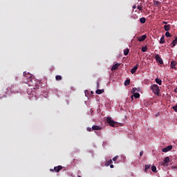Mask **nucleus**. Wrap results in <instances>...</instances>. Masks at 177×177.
<instances>
[{
  "label": "nucleus",
  "instance_id": "obj_2",
  "mask_svg": "<svg viewBox=\"0 0 177 177\" xmlns=\"http://www.w3.org/2000/svg\"><path fill=\"white\" fill-rule=\"evenodd\" d=\"M106 122H108V124L111 126V127H115V125H117V122H115L114 120H113V119L111 118V117H108L106 118Z\"/></svg>",
  "mask_w": 177,
  "mask_h": 177
},
{
  "label": "nucleus",
  "instance_id": "obj_15",
  "mask_svg": "<svg viewBox=\"0 0 177 177\" xmlns=\"http://www.w3.org/2000/svg\"><path fill=\"white\" fill-rule=\"evenodd\" d=\"M164 30L166 31H169V30H171V25L168 24V25H165L164 26Z\"/></svg>",
  "mask_w": 177,
  "mask_h": 177
},
{
  "label": "nucleus",
  "instance_id": "obj_20",
  "mask_svg": "<svg viewBox=\"0 0 177 177\" xmlns=\"http://www.w3.org/2000/svg\"><path fill=\"white\" fill-rule=\"evenodd\" d=\"M140 22L142 24H145L146 23V18L145 17H142L140 19Z\"/></svg>",
  "mask_w": 177,
  "mask_h": 177
},
{
  "label": "nucleus",
  "instance_id": "obj_22",
  "mask_svg": "<svg viewBox=\"0 0 177 177\" xmlns=\"http://www.w3.org/2000/svg\"><path fill=\"white\" fill-rule=\"evenodd\" d=\"M128 53H129V48H126L125 50H124V56H128Z\"/></svg>",
  "mask_w": 177,
  "mask_h": 177
},
{
  "label": "nucleus",
  "instance_id": "obj_26",
  "mask_svg": "<svg viewBox=\"0 0 177 177\" xmlns=\"http://www.w3.org/2000/svg\"><path fill=\"white\" fill-rule=\"evenodd\" d=\"M151 167V165H145V172L147 171V169H150Z\"/></svg>",
  "mask_w": 177,
  "mask_h": 177
},
{
  "label": "nucleus",
  "instance_id": "obj_19",
  "mask_svg": "<svg viewBox=\"0 0 177 177\" xmlns=\"http://www.w3.org/2000/svg\"><path fill=\"white\" fill-rule=\"evenodd\" d=\"M156 82L158 85H162V81L161 80V79L156 78Z\"/></svg>",
  "mask_w": 177,
  "mask_h": 177
},
{
  "label": "nucleus",
  "instance_id": "obj_34",
  "mask_svg": "<svg viewBox=\"0 0 177 177\" xmlns=\"http://www.w3.org/2000/svg\"><path fill=\"white\" fill-rule=\"evenodd\" d=\"M143 151H141L140 152V157H142V156H143Z\"/></svg>",
  "mask_w": 177,
  "mask_h": 177
},
{
  "label": "nucleus",
  "instance_id": "obj_4",
  "mask_svg": "<svg viewBox=\"0 0 177 177\" xmlns=\"http://www.w3.org/2000/svg\"><path fill=\"white\" fill-rule=\"evenodd\" d=\"M24 77H25L26 80H31V77H32V75L30 73L24 72Z\"/></svg>",
  "mask_w": 177,
  "mask_h": 177
},
{
  "label": "nucleus",
  "instance_id": "obj_23",
  "mask_svg": "<svg viewBox=\"0 0 177 177\" xmlns=\"http://www.w3.org/2000/svg\"><path fill=\"white\" fill-rule=\"evenodd\" d=\"M129 84H131V80H127L124 82V86H128V85H129Z\"/></svg>",
  "mask_w": 177,
  "mask_h": 177
},
{
  "label": "nucleus",
  "instance_id": "obj_27",
  "mask_svg": "<svg viewBox=\"0 0 177 177\" xmlns=\"http://www.w3.org/2000/svg\"><path fill=\"white\" fill-rule=\"evenodd\" d=\"M142 52H147V47L143 46L141 48Z\"/></svg>",
  "mask_w": 177,
  "mask_h": 177
},
{
  "label": "nucleus",
  "instance_id": "obj_7",
  "mask_svg": "<svg viewBox=\"0 0 177 177\" xmlns=\"http://www.w3.org/2000/svg\"><path fill=\"white\" fill-rule=\"evenodd\" d=\"M131 100H133V97H136V99H139L140 97V94L138 93H134L133 95L131 96Z\"/></svg>",
  "mask_w": 177,
  "mask_h": 177
},
{
  "label": "nucleus",
  "instance_id": "obj_39",
  "mask_svg": "<svg viewBox=\"0 0 177 177\" xmlns=\"http://www.w3.org/2000/svg\"><path fill=\"white\" fill-rule=\"evenodd\" d=\"M97 88H99V82H97Z\"/></svg>",
  "mask_w": 177,
  "mask_h": 177
},
{
  "label": "nucleus",
  "instance_id": "obj_6",
  "mask_svg": "<svg viewBox=\"0 0 177 177\" xmlns=\"http://www.w3.org/2000/svg\"><path fill=\"white\" fill-rule=\"evenodd\" d=\"M146 38H147V36L146 35H143L141 37L138 38V41L139 42H143V41H145V39H146Z\"/></svg>",
  "mask_w": 177,
  "mask_h": 177
},
{
  "label": "nucleus",
  "instance_id": "obj_36",
  "mask_svg": "<svg viewBox=\"0 0 177 177\" xmlns=\"http://www.w3.org/2000/svg\"><path fill=\"white\" fill-rule=\"evenodd\" d=\"M162 24H168V22H167V21H162Z\"/></svg>",
  "mask_w": 177,
  "mask_h": 177
},
{
  "label": "nucleus",
  "instance_id": "obj_10",
  "mask_svg": "<svg viewBox=\"0 0 177 177\" xmlns=\"http://www.w3.org/2000/svg\"><path fill=\"white\" fill-rule=\"evenodd\" d=\"M138 67H139V64H136L131 71V74H135L136 73V70H138Z\"/></svg>",
  "mask_w": 177,
  "mask_h": 177
},
{
  "label": "nucleus",
  "instance_id": "obj_28",
  "mask_svg": "<svg viewBox=\"0 0 177 177\" xmlns=\"http://www.w3.org/2000/svg\"><path fill=\"white\" fill-rule=\"evenodd\" d=\"M165 36L167 37H171V33H169V32L167 31L165 32Z\"/></svg>",
  "mask_w": 177,
  "mask_h": 177
},
{
  "label": "nucleus",
  "instance_id": "obj_13",
  "mask_svg": "<svg viewBox=\"0 0 177 177\" xmlns=\"http://www.w3.org/2000/svg\"><path fill=\"white\" fill-rule=\"evenodd\" d=\"M177 44V37L175 38V39L171 42V48H174V46H176Z\"/></svg>",
  "mask_w": 177,
  "mask_h": 177
},
{
  "label": "nucleus",
  "instance_id": "obj_30",
  "mask_svg": "<svg viewBox=\"0 0 177 177\" xmlns=\"http://www.w3.org/2000/svg\"><path fill=\"white\" fill-rule=\"evenodd\" d=\"M117 160H118V156H116L113 158V161H117Z\"/></svg>",
  "mask_w": 177,
  "mask_h": 177
},
{
  "label": "nucleus",
  "instance_id": "obj_12",
  "mask_svg": "<svg viewBox=\"0 0 177 177\" xmlns=\"http://www.w3.org/2000/svg\"><path fill=\"white\" fill-rule=\"evenodd\" d=\"M176 64H177L176 61H172V62H171V65H170L171 68H173V69L176 68Z\"/></svg>",
  "mask_w": 177,
  "mask_h": 177
},
{
  "label": "nucleus",
  "instance_id": "obj_25",
  "mask_svg": "<svg viewBox=\"0 0 177 177\" xmlns=\"http://www.w3.org/2000/svg\"><path fill=\"white\" fill-rule=\"evenodd\" d=\"M56 81H62V76L61 75H56L55 76Z\"/></svg>",
  "mask_w": 177,
  "mask_h": 177
},
{
  "label": "nucleus",
  "instance_id": "obj_18",
  "mask_svg": "<svg viewBox=\"0 0 177 177\" xmlns=\"http://www.w3.org/2000/svg\"><path fill=\"white\" fill-rule=\"evenodd\" d=\"M165 42V37L164 35L162 36L160 40V44H162Z\"/></svg>",
  "mask_w": 177,
  "mask_h": 177
},
{
  "label": "nucleus",
  "instance_id": "obj_17",
  "mask_svg": "<svg viewBox=\"0 0 177 177\" xmlns=\"http://www.w3.org/2000/svg\"><path fill=\"white\" fill-rule=\"evenodd\" d=\"M104 92V89H98L95 91V93H97V95H102V93H103Z\"/></svg>",
  "mask_w": 177,
  "mask_h": 177
},
{
  "label": "nucleus",
  "instance_id": "obj_35",
  "mask_svg": "<svg viewBox=\"0 0 177 177\" xmlns=\"http://www.w3.org/2000/svg\"><path fill=\"white\" fill-rule=\"evenodd\" d=\"M136 8H137L136 5L133 6V10L136 9Z\"/></svg>",
  "mask_w": 177,
  "mask_h": 177
},
{
  "label": "nucleus",
  "instance_id": "obj_32",
  "mask_svg": "<svg viewBox=\"0 0 177 177\" xmlns=\"http://www.w3.org/2000/svg\"><path fill=\"white\" fill-rule=\"evenodd\" d=\"M136 88H133V89H132V92L133 93H135V92H136Z\"/></svg>",
  "mask_w": 177,
  "mask_h": 177
},
{
  "label": "nucleus",
  "instance_id": "obj_37",
  "mask_svg": "<svg viewBox=\"0 0 177 177\" xmlns=\"http://www.w3.org/2000/svg\"><path fill=\"white\" fill-rule=\"evenodd\" d=\"M174 92H175V93H177V88H176L174 89Z\"/></svg>",
  "mask_w": 177,
  "mask_h": 177
},
{
  "label": "nucleus",
  "instance_id": "obj_33",
  "mask_svg": "<svg viewBox=\"0 0 177 177\" xmlns=\"http://www.w3.org/2000/svg\"><path fill=\"white\" fill-rule=\"evenodd\" d=\"M87 131H88V132H91V131H92V128H91V127H87Z\"/></svg>",
  "mask_w": 177,
  "mask_h": 177
},
{
  "label": "nucleus",
  "instance_id": "obj_38",
  "mask_svg": "<svg viewBox=\"0 0 177 177\" xmlns=\"http://www.w3.org/2000/svg\"><path fill=\"white\" fill-rule=\"evenodd\" d=\"M110 167H111V168H114V165H110Z\"/></svg>",
  "mask_w": 177,
  "mask_h": 177
},
{
  "label": "nucleus",
  "instance_id": "obj_1",
  "mask_svg": "<svg viewBox=\"0 0 177 177\" xmlns=\"http://www.w3.org/2000/svg\"><path fill=\"white\" fill-rule=\"evenodd\" d=\"M151 89L156 96H160V87L157 84H153L151 86Z\"/></svg>",
  "mask_w": 177,
  "mask_h": 177
},
{
  "label": "nucleus",
  "instance_id": "obj_3",
  "mask_svg": "<svg viewBox=\"0 0 177 177\" xmlns=\"http://www.w3.org/2000/svg\"><path fill=\"white\" fill-rule=\"evenodd\" d=\"M155 59L159 64H164V62L162 61V59L161 57H160V55L157 54L155 55Z\"/></svg>",
  "mask_w": 177,
  "mask_h": 177
},
{
  "label": "nucleus",
  "instance_id": "obj_9",
  "mask_svg": "<svg viewBox=\"0 0 177 177\" xmlns=\"http://www.w3.org/2000/svg\"><path fill=\"white\" fill-rule=\"evenodd\" d=\"M168 162H169V157H165V159H164V163H163V165L164 166H168Z\"/></svg>",
  "mask_w": 177,
  "mask_h": 177
},
{
  "label": "nucleus",
  "instance_id": "obj_31",
  "mask_svg": "<svg viewBox=\"0 0 177 177\" xmlns=\"http://www.w3.org/2000/svg\"><path fill=\"white\" fill-rule=\"evenodd\" d=\"M173 110L177 113V105L173 106Z\"/></svg>",
  "mask_w": 177,
  "mask_h": 177
},
{
  "label": "nucleus",
  "instance_id": "obj_41",
  "mask_svg": "<svg viewBox=\"0 0 177 177\" xmlns=\"http://www.w3.org/2000/svg\"><path fill=\"white\" fill-rule=\"evenodd\" d=\"M175 168H176V167H173V169H175Z\"/></svg>",
  "mask_w": 177,
  "mask_h": 177
},
{
  "label": "nucleus",
  "instance_id": "obj_11",
  "mask_svg": "<svg viewBox=\"0 0 177 177\" xmlns=\"http://www.w3.org/2000/svg\"><path fill=\"white\" fill-rule=\"evenodd\" d=\"M93 131H100L102 129V127L97 126V125H94L92 127Z\"/></svg>",
  "mask_w": 177,
  "mask_h": 177
},
{
  "label": "nucleus",
  "instance_id": "obj_29",
  "mask_svg": "<svg viewBox=\"0 0 177 177\" xmlns=\"http://www.w3.org/2000/svg\"><path fill=\"white\" fill-rule=\"evenodd\" d=\"M137 8H138V9L140 10L141 12H142V10H143V7L141 6H138Z\"/></svg>",
  "mask_w": 177,
  "mask_h": 177
},
{
  "label": "nucleus",
  "instance_id": "obj_5",
  "mask_svg": "<svg viewBox=\"0 0 177 177\" xmlns=\"http://www.w3.org/2000/svg\"><path fill=\"white\" fill-rule=\"evenodd\" d=\"M170 150H172V145H169L165 148H163L162 149V151H163V153H167L168 151H169Z\"/></svg>",
  "mask_w": 177,
  "mask_h": 177
},
{
  "label": "nucleus",
  "instance_id": "obj_8",
  "mask_svg": "<svg viewBox=\"0 0 177 177\" xmlns=\"http://www.w3.org/2000/svg\"><path fill=\"white\" fill-rule=\"evenodd\" d=\"M63 169V167L62 165H59L57 167H54V171L55 172H59V171H62Z\"/></svg>",
  "mask_w": 177,
  "mask_h": 177
},
{
  "label": "nucleus",
  "instance_id": "obj_14",
  "mask_svg": "<svg viewBox=\"0 0 177 177\" xmlns=\"http://www.w3.org/2000/svg\"><path fill=\"white\" fill-rule=\"evenodd\" d=\"M153 5H155V6H157L158 8L161 6V2L158 1H153Z\"/></svg>",
  "mask_w": 177,
  "mask_h": 177
},
{
  "label": "nucleus",
  "instance_id": "obj_40",
  "mask_svg": "<svg viewBox=\"0 0 177 177\" xmlns=\"http://www.w3.org/2000/svg\"><path fill=\"white\" fill-rule=\"evenodd\" d=\"M50 171H51L52 172H53V169H50Z\"/></svg>",
  "mask_w": 177,
  "mask_h": 177
},
{
  "label": "nucleus",
  "instance_id": "obj_24",
  "mask_svg": "<svg viewBox=\"0 0 177 177\" xmlns=\"http://www.w3.org/2000/svg\"><path fill=\"white\" fill-rule=\"evenodd\" d=\"M152 172H157V167L155 165L151 166Z\"/></svg>",
  "mask_w": 177,
  "mask_h": 177
},
{
  "label": "nucleus",
  "instance_id": "obj_21",
  "mask_svg": "<svg viewBox=\"0 0 177 177\" xmlns=\"http://www.w3.org/2000/svg\"><path fill=\"white\" fill-rule=\"evenodd\" d=\"M111 164H113V160H109L106 162V163H105V165H106V167H109V165H111Z\"/></svg>",
  "mask_w": 177,
  "mask_h": 177
},
{
  "label": "nucleus",
  "instance_id": "obj_42",
  "mask_svg": "<svg viewBox=\"0 0 177 177\" xmlns=\"http://www.w3.org/2000/svg\"><path fill=\"white\" fill-rule=\"evenodd\" d=\"M77 177H82L81 176H78Z\"/></svg>",
  "mask_w": 177,
  "mask_h": 177
},
{
  "label": "nucleus",
  "instance_id": "obj_16",
  "mask_svg": "<svg viewBox=\"0 0 177 177\" xmlns=\"http://www.w3.org/2000/svg\"><path fill=\"white\" fill-rule=\"evenodd\" d=\"M119 66H120V64H115V65H113L111 67V71H114V70H117V68H118Z\"/></svg>",
  "mask_w": 177,
  "mask_h": 177
}]
</instances>
